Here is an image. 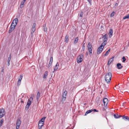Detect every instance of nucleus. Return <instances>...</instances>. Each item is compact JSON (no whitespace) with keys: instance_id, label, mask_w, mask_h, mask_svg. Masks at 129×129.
<instances>
[{"instance_id":"f257e3e1","label":"nucleus","mask_w":129,"mask_h":129,"mask_svg":"<svg viewBox=\"0 0 129 129\" xmlns=\"http://www.w3.org/2000/svg\"><path fill=\"white\" fill-rule=\"evenodd\" d=\"M112 76V74L110 72L107 73L105 77V80L108 83H110Z\"/></svg>"},{"instance_id":"f03ea898","label":"nucleus","mask_w":129,"mask_h":129,"mask_svg":"<svg viewBox=\"0 0 129 129\" xmlns=\"http://www.w3.org/2000/svg\"><path fill=\"white\" fill-rule=\"evenodd\" d=\"M18 22V19L17 18L13 20L11 26V27H13V28H15V27Z\"/></svg>"},{"instance_id":"7ed1b4c3","label":"nucleus","mask_w":129,"mask_h":129,"mask_svg":"<svg viewBox=\"0 0 129 129\" xmlns=\"http://www.w3.org/2000/svg\"><path fill=\"white\" fill-rule=\"evenodd\" d=\"M105 45H103V44H102L100 46L98 49L97 51V53L98 54H100L101 52L104 47V46Z\"/></svg>"},{"instance_id":"20e7f679","label":"nucleus","mask_w":129,"mask_h":129,"mask_svg":"<svg viewBox=\"0 0 129 129\" xmlns=\"http://www.w3.org/2000/svg\"><path fill=\"white\" fill-rule=\"evenodd\" d=\"M83 56L82 54L79 55L77 58V62L78 63L81 62L83 60Z\"/></svg>"},{"instance_id":"39448f33","label":"nucleus","mask_w":129,"mask_h":129,"mask_svg":"<svg viewBox=\"0 0 129 129\" xmlns=\"http://www.w3.org/2000/svg\"><path fill=\"white\" fill-rule=\"evenodd\" d=\"M103 42L102 44L105 45L107 43V35L105 34L103 37Z\"/></svg>"},{"instance_id":"423d86ee","label":"nucleus","mask_w":129,"mask_h":129,"mask_svg":"<svg viewBox=\"0 0 129 129\" xmlns=\"http://www.w3.org/2000/svg\"><path fill=\"white\" fill-rule=\"evenodd\" d=\"M33 98L31 97L28 100L27 105L26 107V108H27V109L29 108L30 105L31 104L32 101L33 100Z\"/></svg>"},{"instance_id":"0eeeda50","label":"nucleus","mask_w":129,"mask_h":129,"mask_svg":"<svg viewBox=\"0 0 129 129\" xmlns=\"http://www.w3.org/2000/svg\"><path fill=\"white\" fill-rule=\"evenodd\" d=\"M5 115V110L3 108L0 109V118H2Z\"/></svg>"},{"instance_id":"6e6552de","label":"nucleus","mask_w":129,"mask_h":129,"mask_svg":"<svg viewBox=\"0 0 129 129\" xmlns=\"http://www.w3.org/2000/svg\"><path fill=\"white\" fill-rule=\"evenodd\" d=\"M21 123V121L19 119H18L17 120V122L16 123V129H18L19 128V126Z\"/></svg>"},{"instance_id":"1a4fd4ad","label":"nucleus","mask_w":129,"mask_h":129,"mask_svg":"<svg viewBox=\"0 0 129 129\" xmlns=\"http://www.w3.org/2000/svg\"><path fill=\"white\" fill-rule=\"evenodd\" d=\"M44 123H42L41 122H39L38 124V127L39 129H41L42 126L43 125Z\"/></svg>"},{"instance_id":"9d476101","label":"nucleus","mask_w":129,"mask_h":129,"mask_svg":"<svg viewBox=\"0 0 129 129\" xmlns=\"http://www.w3.org/2000/svg\"><path fill=\"white\" fill-rule=\"evenodd\" d=\"M108 100L107 98H104L103 100V102L104 105H107L108 103Z\"/></svg>"},{"instance_id":"9b49d317","label":"nucleus","mask_w":129,"mask_h":129,"mask_svg":"<svg viewBox=\"0 0 129 129\" xmlns=\"http://www.w3.org/2000/svg\"><path fill=\"white\" fill-rule=\"evenodd\" d=\"M113 34V30L112 29H110L109 32L108 33L109 37L110 38H111L112 35Z\"/></svg>"},{"instance_id":"f8f14e48","label":"nucleus","mask_w":129,"mask_h":129,"mask_svg":"<svg viewBox=\"0 0 129 129\" xmlns=\"http://www.w3.org/2000/svg\"><path fill=\"white\" fill-rule=\"evenodd\" d=\"M114 58V56L112 57L111 58H110L108 62V65L110 64L111 62H112L113 61V60Z\"/></svg>"},{"instance_id":"ddd939ff","label":"nucleus","mask_w":129,"mask_h":129,"mask_svg":"<svg viewBox=\"0 0 129 129\" xmlns=\"http://www.w3.org/2000/svg\"><path fill=\"white\" fill-rule=\"evenodd\" d=\"M59 66V64L58 62L56 64L55 67H54V71H53V72H54L55 71H56L57 70V69L58 68V67Z\"/></svg>"},{"instance_id":"4468645a","label":"nucleus","mask_w":129,"mask_h":129,"mask_svg":"<svg viewBox=\"0 0 129 129\" xmlns=\"http://www.w3.org/2000/svg\"><path fill=\"white\" fill-rule=\"evenodd\" d=\"M11 54L10 55L9 57L8 58V63H7V65L8 66H9L10 65V61L11 60Z\"/></svg>"},{"instance_id":"2eb2a0df","label":"nucleus","mask_w":129,"mask_h":129,"mask_svg":"<svg viewBox=\"0 0 129 129\" xmlns=\"http://www.w3.org/2000/svg\"><path fill=\"white\" fill-rule=\"evenodd\" d=\"M117 66L118 69H121L123 67V66H121V64L120 63H117Z\"/></svg>"},{"instance_id":"dca6fc26","label":"nucleus","mask_w":129,"mask_h":129,"mask_svg":"<svg viewBox=\"0 0 129 129\" xmlns=\"http://www.w3.org/2000/svg\"><path fill=\"white\" fill-rule=\"evenodd\" d=\"M93 111V109H91L88 110L85 113V115H86L87 114Z\"/></svg>"},{"instance_id":"f3484780","label":"nucleus","mask_w":129,"mask_h":129,"mask_svg":"<svg viewBox=\"0 0 129 129\" xmlns=\"http://www.w3.org/2000/svg\"><path fill=\"white\" fill-rule=\"evenodd\" d=\"M122 118L124 119V120H127L129 121V117L127 116H122Z\"/></svg>"},{"instance_id":"a211bd4d","label":"nucleus","mask_w":129,"mask_h":129,"mask_svg":"<svg viewBox=\"0 0 129 129\" xmlns=\"http://www.w3.org/2000/svg\"><path fill=\"white\" fill-rule=\"evenodd\" d=\"M67 91L66 90H65L63 92V93L62 95V97L66 98V96L67 95Z\"/></svg>"},{"instance_id":"6ab92c4d","label":"nucleus","mask_w":129,"mask_h":129,"mask_svg":"<svg viewBox=\"0 0 129 129\" xmlns=\"http://www.w3.org/2000/svg\"><path fill=\"white\" fill-rule=\"evenodd\" d=\"M40 93L39 92H38L37 95V99L38 101L40 97Z\"/></svg>"},{"instance_id":"aec40b11","label":"nucleus","mask_w":129,"mask_h":129,"mask_svg":"<svg viewBox=\"0 0 129 129\" xmlns=\"http://www.w3.org/2000/svg\"><path fill=\"white\" fill-rule=\"evenodd\" d=\"M46 118L45 117H43L41 119L40 121L39 122H42V123H44L45 121V120Z\"/></svg>"},{"instance_id":"412c9836","label":"nucleus","mask_w":129,"mask_h":129,"mask_svg":"<svg viewBox=\"0 0 129 129\" xmlns=\"http://www.w3.org/2000/svg\"><path fill=\"white\" fill-rule=\"evenodd\" d=\"M114 117L116 118H120V117H121V115H119L118 114H114Z\"/></svg>"},{"instance_id":"4be33fe9","label":"nucleus","mask_w":129,"mask_h":129,"mask_svg":"<svg viewBox=\"0 0 129 129\" xmlns=\"http://www.w3.org/2000/svg\"><path fill=\"white\" fill-rule=\"evenodd\" d=\"M15 28L13 27H12L10 26V28L9 29V33H10L13 31Z\"/></svg>"},{"instance_id":"5701e85b","label":"nucleus","mask_w":129,"mask_h":129,"mask_svg":"<svg viewBox=\"0 0 129 129\" xmlns=\"http://www.w3.org/2000/svg\"><path fill=\"white\" fill-rule=\"evenodd\" d=\"M110 49H109L106 52V53L105 54H104V56H107V55H108V54L109 52H110Z\"/></svg>"},{"instance_id":"b1692460","label":"nucleus","mask_w":129,"mask_h":129,"mask_svg":"<svg viewBox=\"0 0 129 129\" xmlns=\"http://www.w3.org/2000/svg\"><path fill=\"white\" fill-rule=\"evenodd\" d=\"M48 74V72L46 71L44 74V77H43V78H45L46 77V76Z\"/></svg>"},{"instance_id":"393cba45","label":"nucleus","mask_w":129,"mask_h":129,"mask_svg":"<svg viewBox=\"0 0 129 129\" xmlns=\"http://www.w3.org/2000/svg\"><path fill=\"white\" fill-rule=\"evenodd\" d=\"M78 40V37H77L75 39V40L74 41V44H76V43Z\"/></svg>"},{"instance_id":"a878e982","label":"nucleus","mask_w":129,"mask_h":129,"mask_svg":"<svg viewBox=\"0 0 129 129\" xmlns=\"http://www.w3.org/2000/svg\"><path fill=\"white\" fill-rule=\"evenodd\" d=\"M87 47L88 48H92V46L91 44L90 43H89L88 44Z\"/></svg>"},{"instance_id":"bb28decb","label":"nucleus","mask_w":129,"mask_h":129,"mask_svg":"<svg viewBox=\"0 0 129 129\" xmlns=\"http://www.w3.org/2000/svg\"><path fill=\"white\" fill-rule=\"evenodd\" d=\"M65 42H67L68 41V35H66L65 36Z\"/></svg>"},{"instance_id":"cd10ccee","label":"nucleus","mask_w":129,"mask_h":129,"mask_svg":"<svg viewBox=\"0 0 129 129\" xmlns=\"http://www.w3.org/2000/svg\"><path fill=\"white\" fill-rule=\"evenodd\" d=\"M66 98L62 97V99L61 100V102L62 103H63L66 100Z\"/></svg>"},{"instance_id":"c85d7f7f","label":"nucleus","mask_w":129,"mask_h":129,"mask_svg":"<svg viewBox=\"0 0 129 129\" xmlns=\"http://www.w3.org/2000/svg\"><path fill=\"white\" fill-rule=\"evenodd\" d=\"M3 121L4 119H2L1 120L0 127H1L2 126L3 123Z\"/></svg>"},{"instance_id":"c756f323","label":"nucleus","mask_w":129,"mask_h":129,"mask_svg":"<svg viewBox=\"0 0 129 129\" xmlns=\"http://www.w3.org/2000/svg\"><path fill=\"white\" fill-rule=\"evenodd\" d=\"M129 18V15H127L125 16L123 18V19H128Z\"/></svg>"},{"instance_id":"7c9ffc66","label":"nucleus","mask_w":129,"mask_h":129,"mask_svg":"<svg viewBox=\"0 0 129 129\" xmlns=\"http://www.w3.org/2000/svg\"><path fill=\"white\" fill-rule=\"evenodd\" d=\"M45 25H44L43 26V29L45 31H47V28L46 27V24H45Z\"/></svg>"},{"instance_id":"2f4dec72","label":"nucleus","mask_w":129,"mask_h":129,"mask_svg":"<svg viewBox=\"0 0 129 129\" xmlns=\"http://www.w3.org/2000/svg\"><path fill=\"white\" fill-rule=\"evenodd\" d=\"M36 29L35 27H32V32L31 34H33L34 33Z\"/></svg>"},{"instance_id":"473e14b6","label":"nucleus","mask_w":129,"mask_h":129,"mask_svg":"<svg viewBox=\"0 0 129 129\" xmlns=\"http://www.w3.org/2000/svg\"><path fill=\"white\" fill-rule=\"evenodd\" d=\"M88 50L90 54H91L92 53V48H88Z\"/></svg>"},{"instance_id":"72a5a7b5","label":"nucleus","mask_w":129,"mask_h":129,"mask_svg":"<svg viewBox=\"0 0 129 129\" xmlns=\"http://www.w3.org/2000/svg\"><path fill=\"white\" fill-rule=\"evenodd\" d=\"M22 77H23V76H22V75H20V76L19 77V78L18 81H21L22 79Z\"/></svg>"},{"instance_id":"f704fd0d","label":"nucleus","mask_w":129,"mask_h":129,"mask_svg":"<svg viewBox=\"0 0 129 129\" xmlns=\"http://www.w3.org/2000/svg\"><path fill=\"white\" fill-rule=\"evenodd\" d=\"M53 61V57H51L50 58V61L49 62V63H52Z\"/></svg>"},{"instance_id":"c9c22d12","label":"nucleus","mask_w":129,"mask_h":129,"mask_svg":"<svg viewBox=\"0 0 129 129\" xmlns=\"http://www.w3.org/2000/svg\"><path fill=\"white\" fill-rule=\"evenodd\" d=\"M114 12L113 11L112 12V13L111 14L110 16L111 17H112L114 16Z\"/></svg>"},{"instance_id":"e433bc0d","label":"nucleus","mask_w":129,"mask_h":129,"mask_svg":"<svg viewBox=\"0 0 129 129\" xmlns=\"http://www.w3.org/2000/svg\"><path fill=\"white\" fill-rule=\"evenodd\" d=\"M123 59L122 62H124L126 60V59L124 56H123L122 58Z\"/></svg>"},{"instance_id":"4c0bfd02","label":"nucleus","mask_w":129,"mask_h":129,"mask_svg":"<svg viewBox=\"0 0 129 129\" xmlns=\"http://www.w3.org/2000/svg\"><path fill=\"white\" fill-rule=\"evenodd\" d=\"M90 5H91L92 0H87Z\"/></svg>"},{"instance_id":"58836bf2","label":"nucleus","mask_w":129,"mask_h":129,"mask_svg":"<svg viewBox=\"0 0 129 129\" xmlns=\"http://www.w3.org/2000/svg\"><path fill=\"white\" fill-rule=\"evenodd\" d=\"M20 7L21 8H22L24 7V5L21 4L20 6Z\"/></svg>"},{"instance_id":"ea45409f","label":"nucleus","mask_w":129,"mask_h":129,"mask_svg":"<svg viewBox=\"0 0 129 129\" xmlns=\"http://www.w3.org/2000/svg\"><path fill=\"white\" fill-rule=\"evenodd\" d=\"M21 81H18V82L17 85H18L19 86L21 84Z\"/></svg>"},{"instance_id":"a19ab883","label":"nucleus","mask_w":129,"mask_h":129,"mask_svg":"<svg viewBox=\"0 0 129 129\" xmlns=\"http://www.w3.org/2000/svg\"><path fill=\"white\" fill-rule=\"evenodd\" d=\"M25 1L23 0L21 2V4H22L24 5V3L25 2Z\"/></svg>"},{"instance_id":"79ce46f5","label":"nucleus","mask_w":129,"mask_h":129,"mask_svg":"<svg viewBox=\"0 0 129 129\" xmlns=\"http://www.w3.org/2000/svg\"><path fill=\"white\" fill-rule=\"evenodd\" d=\"M36 25V23H34L33 24L32 27H35Z\"/></svg>"},{"instance_id":"37998d69","label":"nucleus","mask_w":129,"mask_h":129,"mask_svg":"<svg viewBox=\"0 0 129 129\" xmlns=\"http://www.w3.org/2000/svg\"><path fill=\"white\" fill-rule=\"evenodd\" d=\"M85 46H84V45L83 46V47H82V50H83V51H84V50H85Z\"/></svg>"},{"instance_id":"c03bdc74","label":"nucleus","mask_w":129,"mask_h":129,"mask_svg":"<svg viewBox=\"0 0 129 129\" xmlns=\"http://www.w3.org/2000/svg\"><path fill=\"white\" fill-rule=\"evenodd\" d=\"M83 15V12H81L80 14V16L81 17Z\"/></svg>"},{"instance_id":"a18cd8bd","label":"nucleus","mask_w":129,"mask_h":129,"mask_svg":"<svg viewBox=\"0 0 129 129\" xmlns=\"http://www.w3.org/2000/svg\"><path fill=\"white\" fill-rule=\"evenodd\" d=\"M93 111H94L96 112H98V111L96 109H93Z\"/></svg>"},{"instance_id":"49530a36","label":"nucleus","mask_w":129,"mask_h":129,"mask_svg":"<svg viewBox=\"0 0 129 129\" xmlns=\"http://www.w3.org/2000/svg\"><path fill=\"white\" fill-rule=\"evenodd\" d=\"M51 63H49V64H48V66L49 67H50V66H51Z\"/></svg>"},{"instance_id":"de8ad7c7","label":"nucleus","mask_w":129,"mask_h":129,"mask_svg":"<svg viewBox=\"0 0 129 129\" xmlns=\"http://www.w3.org/2000/svg\"><path fill=\"white\" fill-rule=\"evenodd\" d=\"M2 72H4V67H3V69H2Z\"/></svg>"},{"instance_id":"09e8293b","label":"nucleus","mask_w":129,"mask_h":129,"mask_svg":"<svg viewBox=\"0 0 129 129\" xmlns=\"http://www.w3.org/2000/svg\"><path fill=\"white\" fill-rule=\"evenodd\" d=\"M117 5L118 4L117 3H116L115 4V6H117Z\"/></svg>"},{"instance_id":"8fccbe9b","label":"nucleus","mask_w":129,"mask_h":129,"mask_svg":"<svg viewBox=\"0 0 129 129\" xmlns=\"http://www.w3.org/2000/svg\"><path fill=\"white\" fill-rule=\"evenodd\" d=\"M102 39H99V40H101Z\"/></svg>"}]
</instances>
